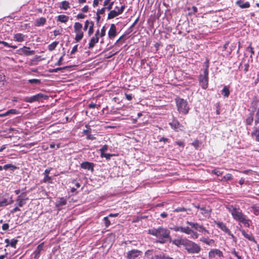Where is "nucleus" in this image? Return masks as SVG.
<instances>
[{
  "label": "nucleus",
  "instance_id": "f257e3e1",
  "mask_svg": "<svg viewBox=\"0 0 259 259\" xmlns=\"http://www.w3.org/2000/svg\"><path fill=\"white\" fill-rule=\"evenodd\" d=\"M149 234L156 236L158 239V242L163 244L171 239L170 231L166 228L159 227L157 229L153 228L148 231Z\"/></svg>",
  "mask_w": 259,
  "mask_h": 259
},
{
  "label": "nucleus",
  "instance_id": "f03ea898",
  "mask_svg": "<svg viewBox=\"0 0 259 259\" xmlns=\"http://www.w3.org/2000/svg\"><path fill=\"white\" fill-rule=\"evenodd\" d=\"M229 211L231 213L233 218L243 224L245 227H250L249 222L250 220L244 214L239 208H236L233 205H230L228 207Z\"/></svg>",
  "mask_w": 259,
  "mask_h": 259
},
{
  "label": "nucleus",
  "instance_id": "7ed1b4c3",
  "mask_svg": "<svg viewBox=\"0 0 259 259\" xmlns=\"http://www.w3.org/2000/svg\"><path fill=\"white\" fill-rule=\"evenodd\" d=\"M177 110L180 113L184 115L188 114L190 108L188 102L184 99L177 97L175 99Z\"/></svg>",
  "mask_w": 259,
  "mask_h": 259
},
{
  "label": "nucleus",
  "instance_id": "20e7f679",
  "mask_svg": "<svg viewBox=\"0 0 259 259\" xmlns=\"http://www.w3.org/2000/svg\"><path fill=\"white\" fill-rule=\"evenodd\" d=\"M185 249L189 254H198L201 250V247L199 244L188 239Z\"/></svg>",
  "mask_w": 259,
  "mask_h": 259
},
{
  "label": "nucleus",
  "instance_id": "39448f33",
  "mask_svg": "<svg viewBox=\"0 0 259 259\" xmlns=\"http://www.w3.org/2000/svg\"><path fill=\"white\" fill-rule=\"evenodd\" d=\"M82 25L79 22H75L74 24V31L75 33L74 38L76 42H79L83 38L84 33L82 30Z\"/></svg>",
  "mask_w": 259,
  "mask_h": 259
},
{
  "label": "nucleus",
  "instance_id": "423d86ee",
  "mask_svg": "<svg viewBox=\"0 0 259 259\" xmlns=\"http://www.w3.org/2000/svg\"><path fill=\"white\" fill-rule=\"evenodd\" d=\"M208 73L203 72L198 76L199 85L203 90H206L208 87Z\"/></svg>",
  "mask_w": 259,
  "mask_h": 259
},
{
  "label": "nucleus",
  "instance_id": "0eeeda50",
  "mask_svg": "<svg viewBox=\"0 0 259 259\" xmlns=\"http://www.w3.org/2000/svg\"><path fill=\"white\" fill-rule=\"evenodd\" d=\"M186 224L193 228L195 230L201 233L204 235L206 234H209V231L207 230L203 225H201L197 223H193L189 221H187Z\"/></svg>",
  "mask_w": 259,
  "mask_h": 259
},
{
  "label": "nucleus",
  "instance_id": "6e6552de",
  "mask_svg": "<svg viewBox=\"0 0 259 259\" xmlns=\"http://www.w3.org/2000/svg\"><path fill=\"white\" fill-rule=\"evenodd\" d=\"M48 96L42 93H38L30 97H26L24 101L28 103H33L36 101H39L43 99H46Z\"/></svg>",
  "mask_w": 259,
  "mask_h": 259
},
{
  "label": "nucleus",
  "instance_id": "1a4fd4ad",
  "mask_svg": "<svg viewBox=\"0 0 259 259\" xmlns=\"http://www.w3.org/2000/svg\"><path fill=\"white\" fill-rule=\"evenodd\" d=\"M213 223L217 225V227L221 229L222 231L225 232L226 234L228 235L231 236L232 237H234V236L233 234H232L231 231L230 229L227 227L226 224L223 223V222L214 221Z\"/></svg>",
  "mask_w": 259,
  "mask_h": 259
},
{
  "label": "nucleus",
  "instance_id": "9d476101",
  "mask_svg": "<svg viewBox=\"0 0 259 259\" xmlns=\"http://www.w3.org/2000/svg\"><path fill=\"white\" fill-rule=\"evenodd\" d=\"M29 199L27 196L26 193L23 192L20 195H19L16 199L17 205L19 207H23L26 203V201Z\"/></svg>",
  "mask_w": 259,
  "mask_h": 259
},
{
  "label": "nucleus",
  "instance_id": "9b49d317",
  "mask_svg": "<svg viewBox=\"0 0 259 259\" xmlns=\"http://www.w3.org/2000/svg\"><path fill=\"white\" fill-rule=\"evenodd\" d=\"M181 230L182 233H185L187 235H190L191 238L192 239H196L198 238L199 235L197 232L192 230L189 227H182Z\"/></svg>",
  "mask_w": 259,
  "mask_h": 259
},
{
  "label": "nucleus",
  "instance_id": "f8f14e48",
  "mask_svg": "<svg viewBox=\"0 0 259 259\" xmlns=\"http://www.w3.org/2000/svg\"><path fill=\"white\" fill-rule=\"evenodd\" d=\"M125 8V5L123 4L121 6L120 8L119 9H118L117 11H115L114 10H111L108 15V19H113V18L116 17V16H118L119 15L123 13Z\"/></svg>",
  "mask_w": 259,
  "mask_h": 259
},
{
  "label": "nucleus",
  "instance_id": "ddd939ff",
  "mask_svg": "<svg viewBox=\"0 0 259 259\" xmlns=\"http://www.w3.org/2000/svg\"><path fill=\"white\" fill-rule=\"evenodd\" d=\"M142 252L137 249H132L127 252L126 257L128 259H137L141 255Z\"/></svg>",
  "mask_w": 259,
  "mask_h": 259
},
{
  "label": "nucleus",
  "instance_id": "4468645a",
  "mask_svg": "<svg viewBox=\"0 0 259 259\" xmlns=\"http://www.w3.org/2000/svg\"><path fill=\"white\" fill-rule=\"evenodd\" d=\"M188 240V239L186 238H178L173 240L172 243L178 247L183 246L185 248Z\"/></svg>",
  "mask_w": 259,
  "mask_h": 259
},
{
  "label": "nucleus",
  "instance_id": "2eb2a0df",
  "mask_svg": "<svg viewBox=\"0 0 259 259\" xmlns=\"http://www.w3.org/2000/svg\"><path fill=\"white\" fill-rule=\"evenodd\" d=\"M99 30L98 29L95 34V36H93L90 41L89 44V49H91L94 47L95 45L99 42Z\"/></svg>",
  "mask_w": 259,
  "mask_h": 259
},
{
  "label": "nucleus",
  "instance_id": "dca6fc26",
  "mask_svg": "<svg viewBox=\"0 0 259 259\" xmlns=\"http://www.w3.org/2000/svg\"><path fill=\"white\" fill-rule=\"evenodd\" d=\"M239 231L241 232L242 235L247 239L249 241H253L255 243H256V241L255 240L254 237L252 233L250 232H247L244 229H239Z\"/></svg>",
  "mask_w": 259,
  "mask_h": 259
},
{
  "label": "nucleus",
  "instance_id": "f3484780",
  "mask_svg": "<svg viewBox=\"0 0 259 259\" xmlns=\"http://www.w3.org/2000/svg\"><path fill=\"white\" fill-rule=\"evenodd\" d=\"M30 48L26 46H24L22 48H20L19 50V51L20 52V55H24L25 56H30L34 55L35 54V51L31 50L30 51Z\"/></svg>",
  "mask_w": 259,
  "mask_h": 259
},
{
  "label": "nucleus",
  "instance_id": "a211bd4d",
  "mask_svg": "<svg viewBox=\"0 0 259 259\" xmlns=\"http://www.w3.org/2000/svg\"><path fill=\"white\" fill-rule=\"evenodd\" d=\"M169 124L170 127L174 129L175 132H178L179 129L182 130L180 128L184 127V126L181 124L178 120L175 119H174Z\"/></svg>",
  "mask_w": 259,
  "mask_h": 259
},
{
  "label": "nucleus",
  "instance_id": "6ab92c4d",
  "mask_svg": "<svg viewBox=\"0 0 259 259\" xmlns=\"http://www.w3.org/2000/svg\"><path fill=\"white\" fill-rule=\"evenodd\" d=\"M116 28L114 24L110 25V29L108 31V37L110 39H113L116 35Z\"/></svg>",
  "mask_w": 259,
  "mask_h": 259
},
{
  "label": "nucleus",
  "instance_id": "aec40b11",
  "mask_svg": "<svg viewBox=\"0 0 259 259\" xmlns=\"http://www.w3.org/2000/svg\"><path fill=\"white\" fill-rule=\"evenodd\" d=\"M80 167L84 169L91 170L93 172L94 171V164L92 162L85 161L80 164Z\"/></svg>",
  "mask_w": 259,
  "mask_h": 259
},
{
  "label": "nucleus",
  "instance_id": "412c9836",
  "mask_svg": "<svg viewBox=\"0 0 259 259\" xmlns=\"http://www.w3.org/2000/svg\"><path fill=\"white\" fill-rule=\"evenodd\" d=\"M215 255L219 256V257H223V253L221 250L218 249H211L208 253V256L211 258L214 257Z\"/></svg>",
  "mask_w": 259,
  "mask_h": 259
},
{
  "label": "nucleus",
  "instance_id": "4be33fe9",
  "mask_svg": "<svg viewBox=\"0 0 259 259\" xmlns=\"http://www.w3.org/2000/svg\"><path fill=\"white\" fill-rule=\"evenodd\" d=\"M254 110H252L248 114L244 121L246 125H251L252 124L254 119Z\"/></svg>",
  "mask_w": 259,
  "mask_h": 259
},
{
  "label": "nucleus",
  "instance_id": "5701e85b",
  "mask_svg": "<svg viewBox=\"0 0 259 259\" xmlns=\"http://www.w3.org/2000/svg\"><path fill=\"white\" fill-rule=\"evenodd\" d=\"M236 4L242 9H246L250 7V5L248 2H245L244 0H238Z\"/></svg>",
  "mask_w": 259,
  "mask_h": 259
},
{
  "label": "nucleus",
  "instance_id": "b1692460",
  "mask_svg": "<svg viewBox=\"0 0 259 259\" xmlns=\"http://www.w3.org/2000/svg\"><path fill=\"white\" fill-rule=\"evenodd\" d=\"M26 35L21 33H18L14 35V40L17 42H22L25 40Z\"/></svg>",
  "mask_w": 259,
  "mask_h": 259
},
{
  "label": "nucleus",
  "instance_id": "393cba45",
  "mask_svg": "<svg viewBox=\"0 0 259 259\" xmlns=\"http://www.w3.org/2000/svg\"><path fill=\"white\" fill-rule=\"evenodd\" d=\"M9 203L6 195L0 193V207L7 206Z\"/></svg>",
  "mask_w": 259,
  "mask_h": 259
},
{
  "label": "nucleus",
  "instance_id": "a878e982",
  "mask_svg": "<svg viewBox=\"0 0 259 259\" xmlns=\"http://www.w3.org/2000/svg\"><path fill=\"white\" fill-rule=\"evenodd\" d=\"M150 259H173L172 258L165 255L163 253L159 254L152 255Z\"/></svg>",
  "mask_w": 259,
  "mask_h": 259
},
{
  "label": "nucleus",
  "instance_id": "bb28decb",
  "mask_svg": "<svg viewBox=\"0 0 259 259\" xmlns=\"http://www.w3.org/2000/svg\"><path fill=\"white\" fill-rule=\"evenodd\" d=\"M59 8L61 10H67L70 8V3L67 1H62L60 4Z\"/></svg>",
  "mask_w": 259,
  "mask_h": 259
},
{
  "label": "nucleus",
  "instance_id": "cd10ccee",
  "mask_svg": "<svg viewBox=\"0 0 259 259\" xmlns=\"http://www.w3.org/2000/svg\"><path fill=\"white\" fill-rule=\"evenodd\" d=\"M46 19L44 17H40L35 20V26H41L44 25L46 23Z\"/></svg>",
  "mask_w": 259,
  "mask_h": 259
},
{
  "label": "nucleus",
  "instance_id": "c85d7f7f",
  "mask_svg": "<svg viewBox=\"0 0 259 259\" xmlns=\"http://www.w3.org/2000/svg\"><path fill=\"white\" fill-rule=\"evenodd\" d=\"M69 20V16L65 15H60L57 17V21L61 23H66Z\"/></svg>",
  "mask_w": 259,
  "mask_h": 259
},
{
  "label": "nucleus",
  "instance_id": "c756f323",
  "mask_svg": "<svg viewBox=\"0 0 259 259\" xmlns=\"http://www.w3.org/2000/svg\"><path fill=\"white\" fill-rule=\"evenodd\" d=\"M251 136L254 138L256 141L259 142V127H255L251 133Z\"/></svg>",
  "mask_w": 259,
  "mask_h": 259
},
{
  "label": "nucleus",
  "instance_id": "7c9ffc66",
  "mask_svg": "<svg viewBox=\"0 0 259 259\" xmlns=\"http://www.w3.org/2000/svg\"><path fill=\"white\" fill-rule=\"evenodd\" d=\"M259 102V100L256 98L254 97L252 101H251V107L253 108V110H255L256 109V107L258 105Z\"/></svg>",
  "mask_w": 259,
  "mask_h": 259
},
{
  "label": "nucleus",
  "instance_id": "2f4dec72",
  "mask_svg": "<svg viewBox=\"0 0 259 259\" xmlns=\"http://www.w3.org/2000/svg\"><path fill=\"white\" fill-rule=\"evenodd\" d=\"M59 44L58 41H55L52 42L48 46V50L49 51H53L54 50Z\"/></svg>",
  "mask_w": 259,
  "mask_h": 259
},
{
  "label": "nucleus",
  "instance_id": "473e14b6",
  "mask_svg": "<svg viewBox=\"0 0 259 259\" xmlns=\"http://www.w3.org/2000/svg\"><path fill=\"white\" fill-rule=\"evenodd\" d=\"M44 244V243L42 242L37 246L36 249L34 252V253L35 254V256L39 254L40 252L42 250Z\"/></svg>",
  "mask_w": 259,
  "mask_h": 259
},
{
  "label": "nucleus",
  "instance_id": "72a5a7b5",
  "mask_svg": "<svg viewBox=\"0 0 259 259\" xmlns=\"http://www.w3.org/2000/svg\"><path fill=\"white\" fill-rule=\"evenodd\" d=\"M200 209L202 211L201 214L204 216L210 215L211 212V209H206L205 207H200Z\"/></svg>",
  "mask_w": 259,
  "mask_h": 259
},
{
  "label": "nucleus",
  "instance_id": "f704fd0d",
  "mask_svg": "<svg viewBox=\"0 0 259 259\" xmlns=\"http://www.w3.org/2000/svg\"><path fill=\"white\" fill-rule=\"evenodd\" d=\"M70 68V66H65L63 67H59V68H55V69H50L49 70V72L50 73L57 72L58 71L65 69L67 68Z\"/></svg>",
  "mask_w": 259,
  "mask_h": 259
},
{
  "label": "nucleus",
  "instance_id": "c9c22d12",
  "mask_svg": "<svg viewBox=\"0 0 259 259\" xmlns=\"http://www.w3.org/2000/svg\"><path fill=\"white\" fill-rule=\"evenodd\" d=\"M124 37H125L124 35H122V36H121L119 37V38L118 40H116V41L114 45L115 46L118 45V46H119L122 45L123 43H124V41H125Z\"/></svg>",
  "mask_w": 259,
  "mask_h": 259
},
{
  "label": "nucleus",
  "instance_id": "e433bc0d",
  "mask_svg": "<svg viewBox=\"0 0 259 259\" xmlns=\"http://www.w3.org/2000/svg\"><path fill=\"white\" fill-rule=\"evenodd\" d=\"M222 94L225 97H228L230 95V91L229 89L225 86L222 91Z\"/></svg>",
  "mask_w": 259,
  "mask_h": 259
},
{
  "label": "nucleus",
  "instance_id": "4c0bfd02",
  "mask_svg": "<svg viewBox=\"0 0 259 259\" xmlns=\"http://www.w3.org/2000/svg\"><path fill=\"white\" fill-rule=\"evenodd\" d=\"M17 167L12 164H7L4 165V169L7 170L8 169H11L12 170L16 169Z\"/></svg>",
  "mask_w": 259,
  "mask_h": 259
},
{
  "label": "nucleus",
  "instance_id": "58836bf2",
  "mask_svg": "<svg viewBox=\"0 0 259 259\" xmlns=\"http://www.w3.org/2000/svg\"><path fill=\"white\" fill-rule=\"evenodd\" d=\"M200 241L207 244L209 245L211 242H213V240L212 239H209V238H205L204 237H202L200 239Z\"/></svg>",
  "mask_w": 259,
  "mask_h": 259
},
{
  "label": "nucleus",
  "instance_id": "ea45409f",
  "mask_svg": "<svg viewBox=\"0 0 259 259\" xmlns=\"http://www.w3.org/2000/svg\"><path fill=\"white\" fill-rule=\"evenodd\" d=\"M209 65V60L208 58H207V59H206V60L204 62L205 68L203 72H206V73H209V71H208Z\"/></svg>",
  "mask_w": 259,
  "mask_h": 259
},
{
  "label": "nucleus",
  "instance_id": "a19ab883",
  "mask_svg": "<svg viewBox=\"0 0 259 259\" xmlns=\"http://www.w3.org/2000/svg\"><path fill=\"white\" fill-rule=\"evenodd\" d=\"M43 182L45 183L52 184L53 181L51 177L49 176H45L43 179Z\"/></svg>",
  "mask_w": 259,
  "mask_h": 259
},
{
  "label": "nucleus",
  "instance_id": "79ce46f5",
  "mask_svg": "<svg viewBox=\"0 0 259 259\" xmlns=\"http://www.w3.org/2000/svg\"><path fill=\"white\" fill-rule=\"evenodd\" d=\"M28 82L31 84H39L41 83V80L39 79H30L28 80Z\"/></svg>",
  "mask_w": 259,
  "mask_h": 259
},
{
  "label": "nucleus",
  "instance_id": "37998d69",
  "mask_svg": "<svg viewBox=\"0 0 259 259\" xmlns=\"http://www.w3.org/2000/svg\"><path fill=\"white\" fill-rule=\"evenodd\" d=\"M85 127L87 129L83 131V134L88 136L90 134H91L92 130L88 124L85 125Z\"/></svg>",
  "mask_w": 259,
  "mask_h": 259
},
{
  "label": "nucleus",
  "instance_id": "c03bdc74",
  "mask_svg": "<svg viewBox=\"0 0 259 259\" xmlns=\"http://www.w3.org/2000/svg\"><path fill=\"white\" fill-rule=\"evenodd\" d=\"M232 179V175L231 174H227L225 176L223 177L222 179V181L224 180L227 182L228 181L231 180Z\"/></svg>",
  "mask_w": 259,
  "mask_h": 259
},
{
  "label": "nucleus",
  "instance_id": "a18cd8bd",
  "mask_svg": "<svg viewBox=\"0 0 259 259\" xmlns=\"http://www.w3.org/2000/svg\"><path fill=\"white\" fill-rule=\"evenodd\" d=\"M18 241V240H17L16 239H12L10 241V245L11 247H12L14 248H16V244H17Z\"/></svg>",
  "mask_w": 259,
  "mask_h": 259
},
{
  "label": "nucleus",
  "instance_id": "49530a36",
  "mask_svg": "<svg viewBox=\"0 0 259 259\" xmlns=\"http://www.w3.org/2000/svg\"><path fill=\"white\" fill-rule=\"evenodd\" d=\"M104 221L105 226L106 228H108L111 224L110 221L108 219V217H105L103 219Z\"/></svg>",
  "mask_w": 259,
  "mask_h": 259
},
{
  "label": "nucleus",
  "instance_id": "de8ad7c7",
  "mask_svg": "<svg viewBox=\"0 0 259 259\" xmlns=\"http://www.w3.org/2000/svg\"><path fill=\"white\" fill-rule=\"evenodd\" d=\"M19 113V111L15 109H11L7 111V114L8 115L10 114H18Z\"/></svg>",
  "mask_w": 259,
  "mask_h": 259
},
{
  "label": "nucleus",
  "instance_id": "09e8293b",
  "mask_svg": "<svg viewBox=\"0 0 259 259\" xmlns=\"http://www.w3.org/2000/svg\"><path fill=\"white\" fill-rule=\"evenodd\" d=\"M114 154L109 153H104L103 155H101L102 157H105L107 160H110L111 157L114 156Z\"/></svg>",
  "mask_w": 259,
  "mask_h": 259
},
{
  "label": "nucleus",
  "instance_id": "8fccbe9b",
  "mask_svg": "<svg viewBox=\"0 0 259 259\" xmlns=\"http://www.w3.org/2000/svg\"><path fill=\"white\" fill-rule=\"evenodd\" d=\"M187 209L184 207H180L175 209L173 211L174 212H183L186 211Z\"/></svg>",
  "mask_w": 259,
  "mask_h": 259
},
{
  "label": "nucleus",
  "instance_id": "3c124183",
  "mask_svg": "<svg viewBox=\"0 0 259 259\" xmlns=\"http://www.w3.org/2000/svg\"><path fill=\"white\" fill-rule=\"evenodd\" d=\"M247 51L250 53V57H251L252 55L254 54V52L253 51V48L251 46V44H250L249 46L247 47Z\"/></svg>",
  "mask_w": 259,
  "mask_h": 259
},
{
  "label": "nucleus",
  "instance_id": "603ef678",
  "mask_svg": "<svg viewBox=\"0 0 259 259\" xmlns=\"http://www.w3.org/2000/svg\"><path fill=\"white\" fill-rule=\"evenodd\" d=\"M108 146L107 145H104L100 149L101 155H103L105 153V152L108 150Z\"/></svg>",
  "mask_w": 259,
  "mask_h": 259
},
{
  "label": "nucleus",
  "instance_id": "864d4df0",
  "mask_svg": "<svg viewBox=\"0 0 259 259\" xmlns=\"http://www.w3.org/2000/svg\"><path fill=\"white\" fill-rule=\"evenodd\" d=\"M67 203L66 200L64 198H61L58 201V205L60 206H63L66 205Z\"/></svg>",
  "mask_w": 259,
  "mask_h": 259
},
{
  "label": "nucleus",
  "instance_id": "5fc2aeb1",
  "mask_svg": "<svg viewBox=\"0 0 259 259\" xmlns=\"http://www.w3.org/2000/svg\"><path fill=\"white\" fill-rule=\"evenodd\" d=\"M106 34V28L105 26H103L101 30V32H99V36L102 37L104 36Z\"/></svg>",
  "mask_w": 259,
  "mask_h": 259
},
{
  "label": "nucleus",
  "instance_id": "6e6d98bb",
  "mask_svg": "<svg viewBox=\"0 0 259 259\" xmlns=\"http://www.w3.org/2000/svg\"><path fill=\"white\" fill-rule=\"evenodd\" d=\"M188 10L191 11V12L189 13L190 14H194L197 12V8L195 6H193L192 8H188Z\"/></svg>",
  "mask_w": 259,
  "mask_h": 259
},
{
  "label": "nucleus",
  "instance_id": "4d7b16f0",
  "mask_svg": "<svg viewBox=\"0 0 259 259\" xmlns=\"http://www.w3.org/2000/svg\"><path fill=\"white\" fill-rule=\"evenodd\" d=\"M211 173L217 175V176H219L223 174V171H220L218 170L217 169H214L212 170Z\"/></svg>",
  "mask_w": 259,
  "mask_h": 259
},
{
  "label": "nucleus",
  "instance_id": "13d9d810",
  "mask_svg": "<svg viewBox=\"0 0 259 259\" xmlns=\"http://www.w3.org/2000/svg\"><path fill=\"white\" fill-rule=\"evenodd\" d=\"M5 79V76L3 74H0V85H4Z\"/></svg>",
  "mask_w": 259,
  "mask_h": 259
},
{
  "label": "nucleus",
  "instance_id": "bf43d9fd",
  "mask_svg": "<svg viewBox=\"0 0 259 259\" xmlns=\"http://www.w3.org/2000/svg\"><path fill=\"white\" fill-rule=\"evenodd\" d=\"M77 48H78V45H75L73 47V48H72V50H71V51L70 52V54L71 55L74 54L77 51Z\"/></svg>",
  "mask_w": 259,
  "mask_h": 259
},
{
  "label": "nucleus",
  "instance_id": "052dcab7",
  "mask_svg": "<svg viewBox=\"0 0 259 259\" xmlns=\"http://www.w3.org/2000/svg\"><path fill=\"white\" fill-rule=\"evenodd\" d=\"M175 144L179 146L180 147H184L185 146V143L183 141H178L175 142Z\"/></svg>",
  "mask_w": 259,
  "mask_h": 259
},
{
  "label": "nucleus",
  "instance_id": "680f3d73",
  "mask_svg": "<svg viewBox=\"0 0 259 259\" xmlns=\"http://www.w3.org/2000/svg\"><path fill=\"white\" fill-rule=\"evenodd\" d=\"M200 144L199 141L198 140H196L192 143V145L197 148L199 146Z\"/></svg>",
  "mask_w": 259,
  "mask_h": 259
},
{
  "label": "nucleus",
  "instance_id": "e2e57ef3",
  "mask_svg": "<svg viewBox=\"0 0 259 259\" xmlns=\"http://www.w3.org/2000/svg\"><path fill=\"white\" fill-rule=\"evenodd\" d=\"M2 228L4 231H7L9 229V225L8 223H5L2 225Z\"/></svg>",
  "mask_w": 259,
  "mask_h": 259
},
{
  "label": "nucleus",
  "instance_id": "0e129e2a",
  "mask_svg": "<svg viewBox=\"0 0 259 259\" xmlns=\"http://www.w3.org/2000/svg\"><path fill=\"white\" fill-rule=\"evenodd\" d=\"M106 8H102L101 9H99L97 11V14L101 15L105 13Z\"/></svg>",
  "mask_w": 259,
  "mask_h": 259
},
{
  "label": "nucleus",
  "instance_id": "69168bd1",
  "mask_svg": "<svg viewBox=\"0 0 259 259\" xmlns=\"http://www.w3.org/2000/svg\"><path fill=\"white\" fill-rule=\"evenodd\" d=\"M52 169V167H48V168H47L45 170V172L44 173V175L45 176H49V175L50 173V171H51Z\"/></svg>",
  "mask_w": 259,
  "mask_h": 259
},
{
  "label": "nucleus",
  "instance_id": "338daca9",
  "mask_svg": "<svg viewBox=\"0 0 259 259\" xmlns=\"http://www.w3.org/2000/svg\"><path fill=\"white\" fill-rule=\"evenodd\" d=\"M258 123H259V114L256 113L255 118L254 120V123L255 125H257Z\"/></svg>",
  "mask_w": 259,
  "mask_h": 259
},
{
  "label": "nucleus",
  "instance_id": "774afa93",
  "mask_svg": "<svg viewBox=\"0 0 259 259\" xmlns=\"http://www.w3.org/2000/svg\"><path fill=\"white\" fill-rule=\"evenodd\" d=\"M85 15L82 13L78 14L77 15V16H76V18L78 19H83L85 18Z\"/></svg>",
  "mask_w": 259,
  "mask_h": 259
}]
</instances>
